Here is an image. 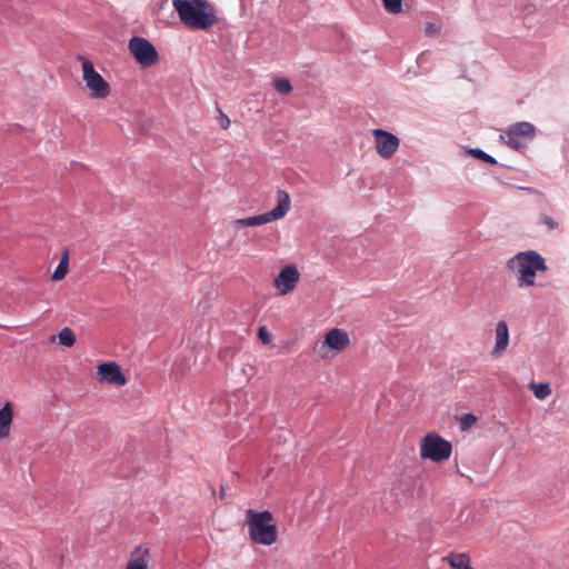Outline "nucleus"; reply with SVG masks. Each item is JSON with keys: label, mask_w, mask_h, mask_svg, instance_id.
<instances>
[{"label": "nucleus", "mask_w": 569, "mask_h": 569, "mask_svg": "<svg viewBox=\"0 0 569 569\" xmlns=\"http://www.w3.org/2000/svg\"><path fill=\"white\" fill-rule=\"evenodd\" d=\"M218 121H219L220 127L224 130H227L231 123L229 117L226 113H223L220 109H219Z\"/></svg>", "instance_id": "27"}, {"label": "nucleus", "mask_w": 569, "mask_h": 569, "mask_svg": "<svg viewBox=\"0 0 569 569\" xmlns=\"http://www.w3.org/2000/svg\"><path fill=\"white\" fill-rule=\"evenodd\" d=\"M68 269H69V254H68V251H63V254L61 256L56 270L51 274V280H53V281L62 280L66 277V274L68 273Z\"/></svg>", "instance_id": "17"}, {"label": "nucleus", "mask_w": 569, "mask_h": 569, "mask_svg": "<svg viewBox=\"0 0 569 569\" xmlns=\"http://www.w3.org/2000/svg\"><path fill=\"white\" fill-rule=\"evenodd\" d=\"M59 343L66 347H72L76 343L74 332L66 327L58 333Z\"/></svg>", "instance_id": "18"}, {"label": "nucleus", "mask_w": 569, "mask_h": 569, "mask_svg": "<svg viewBox=\"0 0 569 569\" xmlns=\"http://www.w3.org/2000/svg\"><path fill=\"white\" fill-rule=\"evenodd\" d=\"M278 204L272 210L243 219L232 221V228L240 230L247 227H257L283 218L290 209V196L284 190L277 192Z\"/></svg>", "instance_id": "4"}, {"label": "nucleus", "mask_w": 569, "mask_h": 569, "mask_svg": "<svg viewBox=\"0 0 569 569\" xmlns=\"http://www.w3.org/2000/svg\"><path fill=\"white\" fill-rule=\"evenodd\" d=\"M425 31H426L427 36H430V37L438 36L440 33V26L436 24V23H432V22H428L426 24V30Z\"/></svg>", "instance_id": "26"}, {"label": "nucleus", "mask_w": 569, "mask_h": 569, "mask_svg": "<svg viewBox=\"0 0 569 569\" xmlns=\"http://www.w3.org/2000/svg\"><path fill=\"white\" fill-rule=\"evenodd\" d=\"M258 337L261 339V341L264 343V345H268L271 342L272 340V336L271 333L268 331V329L266 327H260L259 330H258Z\"/></svg>", "instance_id": "25"}, {"label": "nucleus", "mask_w": 569, "mask_h": 569, "mask_svg": "<svg viewBox=\"0 0 569 569\" xmlns=\"http://www.w3.org/2000/svg\"><path fill=\"white\" fill-rule=\"evenodd\" d=\"M477 422V417L472 413H465L460 417L461 430L471 428Z\"/></svg>", "instance_id": "22"}, {"label": "nucleus", "mask_w": 569, "mask_h": 569, "mask_svg": "<svg viewBox=\"0 0 569 569\" xmlns=\"http://www.w3.org/2000/svg\"><path fill=\"white\" fill-rule=\"evenodd\" d=\"M172 6L190 29L207 30L218 22L214 8L207 0H172Z\"/></svg>", "instance_id": "1"}, {"label": "nucleus", "mask_w": 569, "mask_h": 569, "mask_svg": "<svg viewBox=\"0 0 569 569\" xmlns=\"http://www.w3.org/2000/svg\"><path fill=\"white\" fill-rule=\"evenodd\" d=\"M82 67V79L86 87L90 91V97L93 99H104L110 94V86L103 79V77L96 71L93 63L83 58L79 57Z\"/></svg>", "instance_id": "5"}, {"label": "nucleus", "mask_w": 569, "mask_h": 569, "mask_svg": "<svg viewBox=\"0 0 569 569\" xmlns=\"http://www.w3.org/2000/svg\"><path fill=\"white\" fill-rule=\"evenodd\" d=\"M375 147L377 153L383 159H390L400 146L399 138L383 129H373Z\"/></svg>", "instance_id": "9"}, {"label": "nucleus", "mask_w": 569, "mask_h": 569, "mask_svg": "<svg viewBox=\"0 0 569 569\" xmlns=\"http://www.w3.org/2000/svg\"><path fill=\"white\" fill-rule=\"evenodd\" d=\"M531 389L533 390L537 399H545L551 393L550 386L548 383H532Z\"/></svg>", "instance_id": "19"}, {"label": "nucleus", "mask_w": 569, "mask_h": 569, "mask_svg": "<svg viewBox=\"0 0 569 569\" xmlns=\"http://www.w3.org/2000/svg\"><path fill=\"white\" fill-rule=\"evenodd\" d=\"M539 224H545L549 230H553L558 227V222L547 214H541L538 220Z\"/></svg>", "instance_id": "24"}, {"label": "nucleus", "mask_w": 569, "mask_h": 569, "mask_svg": "<svg viewBox=\"0 0 569 569\" xmlns=\"http://www.w3.org/2000/svg\"><path fill=\"white\" fill-rule=\"evenodd\" d=\"M325 342L331 348V349H335V350H343L350 342V339H349V336L346 331L341 330V329H331L327 335H326V340Z\"/></svg>", "instance_id": "13"}, {"label": "nucleus", "mask_w": 569, "mask_h": 569, "mask_svg": "<svg viewBox=\"0 0 569 569\" xmlns=\"http://www.w3.org/2000/svg\"><path fill=\"white\" fill-rule=\"evenodd\" d=\"M528 191L531 193H537V190H535V189H528Z\"/></svg>", "instance_id": "30"}, {"label": "nucleus", "mask_w": 569, "mask_h": 569, "mask_svg": "<svg viewBox=\"0 0 569 569\" xmlns=\"http://www.w3.org/2000/svg\"><path fill=\"white\" fill-rule=\"evenodd\" d=\"M496 343L491 351V356L500 357L508 348L509 345V329L506 321H499L496 326Z\"/></svg>", "instance_id": "12"}, {"label": "nucleus", "mask_w": 569, "mask_h": 569, "mask_svg": "<svg viewBox=\"0 0 569 569\" xmlns=\"http://www.w3.org/2000/svg\"><path fill=\"white\" fill-rule=\"evenodd\" d=\"M300 278L298 268L295 264L284 266L274 278V286L280 296L291 292Z\"/></svg>", "instance_id": "10"}, {"label": "nucleus", "mask_w": 569, "mask_h": 569, "mask_svg": "<svg viewBox=\"0 0 569 569\" xmlns=\"http://www.w3.org/2000/svg\"><path fill=\"white\" fill-rule=\"evenodd\" d=\"M150 558V551L148 547L138 546L131 553L130 560L134 563H139L143 569H148Z\"/></svg>", "instance_id": "15"}, {"label": "nucleus", "mask_w": 569, "mask_h": 569, "mask_svg": "<svg viewBox=\"0 0 569 569\" xmlns=\"http://www.w3.org/2000/svg\"><path fill=\"white\" fill-rule=\"evenodd\" d=\"M126 569H143L139 563H134L131 560H129Z\"/></svg>", "instance_id": "28"}, {"label": "nucleus", "mask_w": 569, "mask_h": 569, "mask_svg": "<svg viewBox=\"0 0 569 569\" xmlns=\"http://www.w3.org/2000/svg\"><path fill=\"white\" fill-rule=\"evenodd\" d=\"M535 134V126L530 122L521 121L510 126L500 138L505 140L509 147L518 150L525 146L526 140H531Z\"/></svg>", "instance_id": "8"}, {"label": "nucleus", "mask_w": 569, "mask_h": 569, "mask_svg": "<svg viewBox=\"0 0 569 569\" xmlns=\"http://www.w3.org/2000/svg\"><path fill=\"white\" fill-rule=\"evenodd\" d=\"M224 495H226V493H224V487L222 486V487H221V490H220V495H219V496H220V499H223V498H224Z\"/></svg>", "instance_id": "29"}, {"label": "nucleus", "mask_w": 569, "mask_h": 569, "mask_svg": "<svg viewBox=\"0 0 569 569\" xmlns=\"http://www.w3.org/2000/svg\"><path fill=\"white\" fill-rule=\"evenodd\" d=\"M451 452V443L438 435L429 433L421 441L420 453L423 459L440 462L447 460Z\"/></svg>", "instance_id": "6"}, {"label": "nucleus", "mask_w": 569, "mask_h": 569, "mask_svg": "<svg viewBox=\"0 0 569 569\" xmlns=\"http://www.w3.org/2000/svg\"><path fill=\"white\" fill-rule=\"evenodd\" d=\"M448 562L452 569H473L467 553H452L448 556Z\"/></svg>", "instance_id": "16"}, {"label": "nucleus", "mask_w": 569, "mask_h": 569, "mask_svg": "<svg viewBox=\"0 0 569 569\" xmlns=\"http://www.w3.org/2000/svg\"><path fill=\"white\" fill-rule=\"evenodd\" d=\"M128 48L136 61L142 67H151L159 60L154 46L142 37H132L129 40Z\"/></svg>", "instance_id": "7"}, {"label": "nucleus", "mask_w": 569, "mask_h": 569, "mask_svg": "<svg viewBox=\"0 0 569 569\" xmlns=\"http://www.w3.org/2000/svg\"><path fill=\"white\" fill-rule=\"evenodd\" d=\"M469 153L472 154L475 158H478L487 163H490V164L497 163V161L491 156L487 154L486 152H483L480 149H471L469 151Z\"/></svg>", "instance_id": "23"}, {"label": "nucleus", "mask_w": 569, "mask_h": 569, "mask_svg": "<svg viewBox=\"0 0 569 569\" xmlns=\"http://www.w3.org/2000/svg\"><path fill=\"white\" fill-rule=\"evenodd\" d=\"M98 378L101 382L124 386L127 379L117 362H104L98 366Z\"/></svg>", "instance_id": "11"}, {"label": "nucleus", "mask_w": 569, "mask_h": 569, "mask_svg": "<svg viewBox=\"0 0 569 569\" xmlns=\"http://www.w3.org/2000/svg\"><path fill=\"white\" fill-rule=\"evenodd\" d=\"M273 87L278 92L282 94H289L292 91V86L286 78L273 79Z\"/></svg>", "instance_id": "20"}, {"label": "nucleus", "mask_w": 569, "mask_h": 569, "mask_svg": "<svg viewBox=\"0 0 569 569\" xmlns=\"http://www.w3.org/2000/svg\"><path fill=\"white\" fill-rule=\"evenodd\" d=\"M246 523L248 526L250 539L254 543L271 546L278 537L277 527L272 523L273 516L270 511H246Z\"/></svg>", "instance_id": "2"}, {"label": "nucleus", "mask_w": 569, "mask_h": 569, "mask_svg": "<svg viewBox=\"0 0 569 569\" xmlns=\"http://www.w3.org/2000/svg\"><path fill=\"white\" fill-rule=\"evenodd\" d=\"M12 422V409L9 403L0 409V438H4L10 432Z\"/></svg>", "instance_id": "14"}, {"label": "nucleus", "mask_w": 569, "mask_h": 569, "mask_svg": "<svg viewBox=\"0 0 569 569\" xmlns=\"http://www.w3.org/2000/svg\"><path fill=\"white\" fill-rule=\"evenodd\" d=\"M508 268L518 277L519 286H532L536 272L546 270L545 259L537 251H519L508 261Z\"/></svg>", "instance_id": "3"}, {"label": "nucleus", "mask_w": 569, "mask_h": 569, "mask_svg": "<svg viewBox=\"0 0 569 569\" xmlns=\"http://www.w3.org/2000/svg\"><path fill=\"white\" fill-rule=\"evenodd\" d=\"M382 2L390 13H399L402 9V0H382Z\"/></svg>", "instance_id": "21"}]
</instances>
